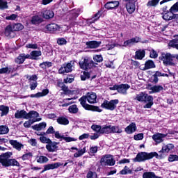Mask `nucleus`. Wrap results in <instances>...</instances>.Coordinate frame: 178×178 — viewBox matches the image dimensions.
<instances>
[{
  "label": "nucleus",
  "mask_w": 178,
  "mask_h": 178,
  "mask_svg": "<svg viewBox=\"0 0 178 178\" xmlns=\"http://www.w3.org/2000/svg\"><path fill=\"white\" fill-rule=\"evenodd\" d=\"M32 156H33V154L29 152L24 154L22 158L23 161H26L27 159H30Z\"/></svg>",
  "instance_id": "bf43d9fd"
},
{
  "label": "nucleus",
  "mask_w": 178,
  "mask_h": 178,
  "mask_svg": "<svg viewBox=\"0 0 178 178\" xmlns=\"http://www.w3.org/2000/svg\"><path fill=\"white\" fill-rule=\"evenodd\" d=\"M106 9L111 10V9H115V8H118L119 6V1H110L105 4Z\"/></svg>",
  "instance_id": "aec40b11"
},
{
  "label": "nucleus",
  "mask_w": 178,
  "mask_h": 178,
  "mask_svg": "<svg viewBox=\"0 0 178 178\" xmlns=\"http://www.w3.org/2000/svg\"><path fill=\"white\" fill-rule=\"evenodd\" d=\"M79 102H81V105L86 109V111H92L93 112H102V110L99 108V107L97 106H92L88 104L87 102V97L86 96H83L79 99Z\"/></svg>",
  "instance_id": "20e7f679"
},
{
  "label": "nucleus",
  "mask_w": 178,
  "mask_h": 178,
  "mask_svg": "<svg viewBox=\"0 0 178 178\" xmlns=\"http://www.w3.org/2000/svg\"><path fill=\"white\" fill-rule=\"evenodd\" d=\"M87 178H98V175L95 172L89 171L87 174Z\"/></svg>",
  "instance_id": "5fc2aeb1"
},
{
  "label": "nucleus",
  "mask_w": 178,
  "mask_h": 178,
  "mask_svg": "<svg viewBox=\"0 0 178 178\" xmlns=\"http://www.w3.org/2000/svg\"><path fill=\"white\" fill-rule=\"evenodd\" d=\"M94 60L100 63V62H102V60H104V58H102V55H97L94 57Z\"/></svg>",
  "instance_id": "e2e57ef3"
},
{
  "label": "nucleus",
  "mask_w": 178,
  "mask_h": 178,
  "mask_svg": "<svg viewBox=\"0 0 178 178\" xmlns=\"http://www.w3.org/2000/svg\"><path fill=\"white\" fill-rule=\"evenodd\" d=\"M119 104V99H112L111 101L104 100L101 104L102 108L107 109L108 111H115L116 109V105Z\"/></svg>",
  "instance_id": "423d86ee"
},
{
  "label": "nucleus",
  "mask_w": 178,
  "mask_h": 178,
  "mask_svg": "<svg viewBox=\"0 0 178 178\" xmlns=\"http://www.w3.org/2000/svg\"><path fill=\"white\" fill-rule=\"evenodd\" d=\"M13 29L14 31H20L24 29V26L20 23H17L13 25Z\"/></svg>",
  "instance_id": "79ce46f5"
},
{
  "label": "nucleus",
  "mask_w": 178,
  "mask_h": 178,
  "mask_svg": "<svg viewBox=\"0 0 178 178\" xmlns=\"http://www.w3.org/2000/svg\"><path fill=\"white\" fill-rule=\"evenodd\" d=\"M120 175H131L133 173V171L129 168V167L125 166L123 170L120 171Z\"/></svg>",
  "instance_id": "37998d69"
},
{
  "label": "nucleus",
  "mask_w": 178,
  "mask_h": 178,
  "mask_svg": "<svg viewBox=\"0 0 178 178\" xmlns=\"http://www.w3.org/2000/svg\"><path fill=\"white\" fill-rule=\"evenodd\" d=\"M9 143L13 145V148H16L17 151H20V149H22V147H23V145L20 143L17 142V140H10Z\"/></svg>",
  "instance_id": "a878e982"
},
{
  "label": "nucleus",
  "mask_w": 178,
  "mask_h": 178,
  "mask_svg": "<svg viewBox=\"0 0 178 178\" xmlns=\"http://www.w3.org/2000/svg\"><path fill=\"white\" fill-rule=\"evenodd\" d=\"M67 43V41L63 38L57 39V44H58V45H66Z\"/></svg>",
  "instance_id": "6e6d98bb"
},
{
  "label": "nucleus",
  "mask_w": 178,
  "mask_h": 178,
  "mask_svg": "<svg viewBox=\"0 0 178 178\" xmlns=\"http://www.w3.org/2000/svg\"><path fill=\"white\" fill-rule=\"evenodd\" d=\"M100 163L103 166H113L116 161L113 159V156L110 154L103 156L100 160Z\"/></svg>",
  "instance_id": "0eeeda50"
},
{
  "label": "nucleus",
  "mask_w": 178,
  "mask_h": 178,
  "mask_svg": "<svg viewBox=\"0 0 178 178\" xmlns=\"http://www.w3.org/2000/svg\"><path fill=\"white\" fill-rule=\"evenodd\" d=\"M47 127L46 122H41L39 124H35L32 127L33 130H36L37 131H40V130H42V129H45Z\"/></svg>",
  "instance_id": "c85d7f7f"
},
{
  "label": "nucleus",
  "mask_w": 178,
  "mask_h": 178,
  "mask_svg": "<svg viewBox=\"0 0 178 178\" xmlns=\"http://www.w3.org/2000/svg\"><path fill=\"white\" fill-rule=\"evenodd\" d=\"M101 134H111V125L102 127Z\"/></svg>",
  "instance_id": "58836bf2"
},
{
  "label": "nucleus",
  "mask_w": 178,
  "mask_h": 178,
  "mask_svg": "<svg viewBox=\"0 0 178 178\" xmlns=\"http://www.w3.org/2000/svg\"><path fill=\"white\" fill-rule=\"evenodd\" d=\"M26 48H31V49H37V48H38V45H37V44H26Z\"/></svg>",
  "instance_id": "774afa93"
},
{
  "label": "nucleus",
  "mask_w": 178,
  "mask_h": 178,
  "mask_svg": "<svg viewBox=\"0 0 178 178\" xmlns=\"http://www.w3.org/2000/svg\"><path fill=\"white\" fill-rule=\"evenodd\" d=\"M145 56V51L139 49L136 51V59H143Z\"/></svg>",
  "instance_id": "4c0bfd02"
},
{
  "label": "nucleus",
  "mask_w": 178,
  "mask_h": 178,
  "mask_svg": "<svg viewBox=\"0 0 178 178\" xmlns=\"http://www.w3.org/2000/svg\"><path fill=\"white\" fill-rule=\"evenodd\" d=\"M5 35L8 38H13L15 37V31L12 26L8 25L5 29Z\"/></svg>",
  "instance_id": "ddd939ff"
},
{
  "label": "nucleus",
  "mask_w": 178,
  "mask_h": 178,
  "mask_svg": "<svg viewBox=\"0 0 178 178\" xmlns=\"http://www.w3.org/2000/svg\"><path fill=\"white\" fill-rule=\"evenodd\" d=\"M170 12L171 13H173V12H178V1L170 8Z\"/></svg>",
  "instance_id": "4d7b16f0"
},
{
  "label": "nucleus",
  "mask_w": 178,
  "mask_h": 178,
  "mask_svg": "<svg viewBox=\"0 0 178 178\" xmlns=\"http://www.w3.org/2000/svg\"><path fill=\"white\" fill-rule=\"evenodd\" d=\"M160 0H151L149 1L147 3V6H153L155 7L159 3Z\"/></svg>",
  "instance_id": "8fccbe9b"
},
{
  "label": "nucleus",
  "mask_w": 178,
  "mask_h": 178,
  "mask_svg": "<svg viewBox=\"0 0 178 178\" xmlns=\"http://www.w3.org/2000/svg\"><path fill=\"white\" fill-rule=\"evenodd\" d=\"M155 67V63L152 60H148L145 63L143 70H148V69H154Z\"/></svg>",
  "instance_id": "393cba45"
},
{
  "label": "nucleus",
  "mask_w": 178,
  "mask_h": 178,
  "mask_svg": "<svg viewBox=\"0 0 178 178\" xmlns=\"http://www.w3.org/2000/svg\"><path fill=\"white\" fill-rule=\"evenodd\" d=\"M86 97L89 104H95L97 102V94L95 92H88Z\"/></svg>",
  "instance_id": "4468645a"
},
{
  "label": "nucleus",
  "mask_w": 178,
  "mask_h": 178,
  "mask_svg": "<svg viewBox=\"0 0 178 178\" xmlns=\"http://www.w3.org/2000/svg\"><path fill=\"white\" fill-rule=\"evenodd\" d=\"M47 30L51 32L56 31L58 29H59V26L58 24L53 23V24H49L47 25L46 26Z\"/></svg>",
  "instance_id": "cd10ccee"
},
{
  "label": "nucleus",
  "mask_w": 178,
  "mask_h": 178,
  "mask_svg": "<svg viewBox=\"0 0 178 178\" xmlns=\"http://www.w3.org/2000/svg\"><path fill=\"white\" fill-rule=\"evenodd\" d=\"M40 67L42 69H47V67H52V63L51 62H43L40 64Z\"/></svg>",
  "instance_id": "49530a36"
},
{
  "label": "nucleus",
  "mask_w": 178,
  "mask_h": 178,
  "mask_svg": "<svg viewBox=\"0 0 178 178\" xmlns=\"http://www.w3.org/2000/svg\"><path fill=\"white\" fill-rule=\"evenodd\" d=\"M86 153V147H83L74 154V158H79Z\"/></svg>",
  "instance_id": "09e8293b"
},
{
  "label": "nucleus",
  "mask_w": 178,
  "mask_h": 178,
  "mask_svg": "<svg viewBox=\"0 0 178 178\" xmlns=\"http://www.w3.org/2000/svg\"><path fill=\"white\" fill-rule=\"evenodd\" d=\"M40 140L43 144H48L49 143H51V139L44 136V135L40 137Z\"/></svg>",
  "instance_id": "864d4df0"
},
{
  "label": "nucleus",
  "mask_w": 178,
  "mask_h": 178,
  "mask_svg": "<svg viewBox=\"0 0 178 178\" xmlns=\"http://www.w3.org/2000/svg\"><path fill=\"white\" fill-rule=\"evenodd\" d=\"M68 111L70 113H77L79 108H77V105L74 104L69 107Z\"/></svg>",
  "instance_id": "c03bdc74"
},
{
  "label": "nucleus",
  "mask_w": 178,
  "mask_h": 178,
  "mask_svg": "<svg viewBox=\"0 0 178 178\" xmlns=\"http://www.w3.org/2000/svg\"><path fill=\"white\" fill-rule=\"evenodd\" d=\"M15 119H26L27 113L24 110H17L15 113Z\"/></svg>",
  "instance_id": "2eb2a0df"
},
{
  "label": "nucleus",
  "mask_w": 178,
  "mask_h": 178,
  "mask_svg": "<svg viewBox=\"0 0 178 178\" xmlns=\"http://www.w3.org/2000/svg\"><path fill=\"white\" fill-rule=\"evenodd\" d=\"M145 98H147V94L141 92L136 95L135 99H136V101H139V102H144L145 101Z\"/></svg>",
  "instance_id": "e433bc0d"
},
{
  "label": "nucleus",
  "mask_w": 178,
  "mask_h": 178,
  "mask_svg": "<svg viewBox=\"0 0 178 178\" xmlns=\"http://www.w3.org/2000/svg\"><path fill=\"white\" fill-rule=\"evenodd\" d=\"M154 102V97H152V96L151 95H147L146 94V98L145 99V102Z\"/></svg>",
  "instance_id": "0e129e2a"
},
{
  "label": "nucleus",
  "mask_w": 178,
  "mask_h": 178,
  "mask_svg": "<svg viewBox=\"0 0 178 178\" xmlns=\"http://www.w3.org/2000/svg\"><path fill=\"white\" fill-rule=\"evenodd\" d=\"M57 123H58V124L66 126L67 124H69V120L65 117H59L57 119Z\"/></svg>",
  "instance_id": "f704fd0d"
},
{
  "label": "nucleus",
  "mask_w": 178,
  "mask_h": 178,
  "mask_svg": "<svg viewBox=\"0 0 178 178\" xmlns=\"http://www.w3.org/2000/svg\"><path fill=\"white\" fill-rule=\"evenodd\" d=\"M29 58H31V56H30V54H20L15 59V62L18 65H22V63H24V60H26V59H29Z\"/></svg>",
  "instance_id": "1a4fd4ad"
},
{
  "label": "nucleus",
  "mask_w": 178,
  "mask_h": 178,
  "mask_svg": "<svg viewBox=\"0 0 178 178\" xmlns=\"http://www.w3.org/2000/svg\"><path fill=\"white\" fill-rule=\"evenodd\" d=\"M91 129L94 130V131H96V133H99V134H101V130H102V127L100 125H92Z\"/></svg>",
  "instance_id": "de8ad7c7"
},
{
  "label": "nucleus",
  "mask_w": 178,
  "mask_h": 178,
  "mask_svg": "<svg viewBox=\"0 0 178 178\" xmlns=\"http://www.w3.org/2000/svg\"><path fill=\"white\" fill-rule=\"evenodd\" d=\"M134 138L136 140V141H138L140 140H143L144 138V134H138L137 135H135L134 136Z\"/></svg>",
  "instance_id": "052dcab7"
},
{
  "label": "nucleus",
  "mask_w": 178,
  "mask_h": 178,
  "mask_svg": "<svg viewBox=\"0 0 178 178\" xmlns=\"http://www.w3.org/2000/svg\"><path fill=\"white\" fill-rule=\"evenodd\" d=\"M73 70V65L72 63H65L63 66L58 70V73L60 74H65V73H70Z\"/></svg>",
  "instance_id": "6e6552de"
},
{
  "label": "nucleus",
  "mask_w": 178,
  "mask_h": 178,
  "mask_svg": "<svg viewBox=\"0 0 178 178\" xmlns=\"http://www.w3.org/2000/svg\"><path fill=\"white\" fill-rule=\"evenodd\" d=\"M130 88V86L129 84H121L118 85V92L120 94H123L124 95H126L127 94V90Z\"/></svg>",
  "instance_id": "f3484780"
},
{
  "label": "nucleus",
  "mask_w": 178,
  "mask_h": 178,
  "mask_svg": "<svg viewBox=\"0 0 178 178\" xmlns=\"http://www.w3.org/2000/svg\"><path fill=\"white\" fill-rule=\"evenodd\" d=\"M137 130V127L136 126V123L132 122L130 125H129L126 129L125 131L127 134H131L134 133Z\"/></svg>",
  "instance_id": "4be33fe9"
},
{
  "label": "nucleus",
  "mask_w": 178,
  "mask_h": 178,
  "mask_svg": "<svg viewBox=\"0 0 178 178\" xmlns=\"http://www.w3.org/2000/svg\"><path fill=\"white\" fill-rule=\"evenodd\" d=\"M54 134H55L56 138H63V140H65L66 143H70L72 141H77V139H74V138L65 137V136L60 135V134H59V131H56Z\"/></svg>",
  "instance_id": "dca6fc26"
},
{
  "label": "nucleus",
  "mask_w": 178,
  "mask_h": 178,
  "mask_svg": "<svg viewBox=\"0 0 178 178\" xmlns=\"http://www.w3.org/2000/svg\"><path fill=\"white\" fill-rule=\"evenodd\" d=\"M43 22L42 19L41 18V17L38 16V15H35L33 17H32V19L31 20V24H40V23Z\"/></svg>",
  "instance_id": "bb28decb"
},
{
  "label": "nucleus",
  "mask_w": 178,
  "mask_h": 178,
  "mask_svg": "<svg viewBox=\"0 0 178 178\" xmlns=\"http://www.w3.org/2000/svg\"><path fill=\"white\" fill-rule=\"evenodd\" d=\"M9 133V128L6 125H0V135L8 134Z\"/></svg>",
  "instance_id": "a19ab883"
},
{
  "label": "nucleus",
  "mask_w": 178,
  "mask_h": 178,
  "mask_svg": "<svg viewBox=\"0 0 178 178\" xmlns=\"http://www.w3.org/2000/svg\"><path fill=\"white\" fill-rule=\"evenodd\" d=\"M0 111L1 112V116H6L9 113V107L1 105L0 106Z\"/></svg>",
  "instance_id": "c9c22d12"
},
{
  "label": "nucleus",
  "mask_w": 178,
  "mask_h": 178,
  "mask_svg": "<svg viewBox=\"0 0 178 178\" xmlns=\"http://www.w3.org/2000/svg\"><path fill=\"white\" fill-rule=\"evenodd\" d=\"M151 91L149 92V94H152L154 92H160V91H162L163 90V87L162 86H154L150 88Z\"/></svg>",
  "instance_id": "c756f323"
},
{
  "label": "nucleus",
  "mask_w": 178,
  "mask_h": 178,
  "mask_svg": "<svg viewBox=\"0 0 178 178\" xmlns=\"http://www.w3.org/2000/svg\"><path fill=\"white\" fill-rule=\"evenodd\" d=\"M6 154H8L7 156H4V160H3V164L2 166H4L5 168H8V166H17L18 168L20 167V163H18L17 161L15 159H9L10 156H12V152H6Z\"/></svg>",
  "instance_id": "f03ea898"
},
{
  "label": "nucleus",
  "mask_w": 178,
  "mask_h": 178,
  "mask_svg": "<svg viewBox=\"0 0 178 178\" xmlns=\"http://www.w3.org/2000/svg\"><path fill=\"white\" fill-rule=\"evenodd\" d=\"M154 156H158V153L151 152L147 153L142 152L136 155V158L133 159L134 162H144V161H148V159H152Z\"/></svg>",
  "instance_id": "f257e3e1"
},
{
  "label": "nucleus",
  "mask_w": 178,
  "mask_h": 178,
  "mask_svg": "<svg viewBox=\"0 0 178 178\" xmlns=\"http://www.w3.org/2000/svg\"><path fill=\"white\" fill-rule=\"evenodd\" d=\"M58 144H59V143L50 140V143L46 145V149L49 152H55L58 149Z\"/></svg>",
  "instance_id": "9b49d317"
},
{
  "label": "nucleus",
  "mask_w": 178,
  "mask_h": 178,
  "mask_svg": "<svg viewBox=\"0 0 178 178\" xmlns=\"http://www.w3.org/2000/svg\"><path fill=\"white\" fill-rule=\"evenodd\" d=\"M0 9L3 10V9H8V2L3 0H0Z\"/></svg>",
  "instance_id": "603ef678"
},
{
  "label": "nucleus",
  "mask_w": 178,
  "mask_h": 178,
  "mask_svg": "<svg viewBox=\"0 0 178 178\" xmlns=\"http://www.w3.org/2000/svg\"><path fill=\"white\" fill-rule=\"evenodd\" d=\"M143 178H161V177L155 175V172H146L143 173Z\"/></svg>",
  "instance_id": "72a5a7b5"
},
{
  "label": "nucleus",
  "mask_w": 178,
  "mask_h": 178,
  "mask_svg": "<svg viewBox=\"0 0 178 178\" xmlns=\"http://www.w3.org/2000/svg\"><path fill=\"white\" fill-rule=\"evenodd\" d=\"M150 58H152L153 59H156V58H158V53H156V51L152 49L150 51Z\"/></svg>",
  "instance_id": "680f3d73"
},
{
  "label": "nucleus",
  "mask_w": 178,
  "mask_h": 178,
  "mask_svg": "<svg viewBox=\"0 0 178 178\" xmlns=\"http://www.w3.org/2000/svg\"><path fill=\"white\" fill-rule=\"evenodd\" d=\"M126 8H127L128 13L131 15V13H134V11L136 10V4L129 1L126 4Z\"/></svg>",
  "instance_id": "412c9836"
},
{
  "label": "nucleus",
  "mask_w": 178,
  "mask_h": 178,
  "mask_svg": "<svg viewBox=\"0 0 178 178\" xmlns=\"http://www.w3.org/2000/svg\"><path fill=\"white\" fill-rule=\"evenodd\" d=\"M40 114L35 111H31L29 113H26V119H38Z\"/></svg>",
  "instance_id": "b1692460"
},
{
  "label": "nucleus",
  "mask_w": 178,
  "mask_h": 178,
  "mask_svg": "<svg viewBox=\"0 0 178 178\" xmlns=\"http://www.w3.org/2000/svg\"><path fill=\"white\" fill-rule=\"evenodd\" d=\"M102 42L101 41H89V42H86V45L90 49H95V48H98V47H99V45H101Z\"/></svg>",
  "instance_id": "a211bd4d"
},
{
  "label": "nucleus",
  "mask_w": 178,
  "mask_h": 178,
  "mask_svg": "<svg viewBox=\"0 0 178 178\" xmlns=\"http://www.w3.org/2000/svg\"><path fill=\"white\" fill-rule=\"evenodd\" d=\"M166 136V134L156 133L152 136V140H154L156 144H161V143H163V138H165Z\"/></svg>",
  "instance_id": "9d476101"
},
{
  "label": "nucleus",
  "mask_w": 178,
  "mask_h": 178,
  "mask_svg": "<svg viewBox=\"0 0 178 178\" xmlns=\"http://www.w3.org/2000/svg\"><path fill=\"white\" fill-rule=\"evenodd\" d=\"M115 47H120V44H108L106 45V48L108 50L113 49V48H115Z\"/></svg>",
  "instance_id": "338daca9"
},
{
  "label": "nucleus",
  "mask_w": 178,
  "mask_h": 178,
  "mask_svg": "<svg viewBox=\"0 0 178 178\" xmlns=\"http://www.w3.org/2000/svg\"><path fill=\"white\" fill-rule=\"evenodd\" d=\"M31 58H28L29 59H37V58H38V56H41L42 55V52L41 51H33L31 52V54H29Z\"/></svg>",
  "instance_id": "7c9ffc66"
},
{
  "label": "nucleus",
  "mask_w": 178,
  "mask_h": 178,
  "mask_svg": "<svg viewBox=\"0 0 178 178\" xmlns=\"http://www.w3.org/2000/svg\"><path fill=\"white\" fill-rule=\"evenodd\" d=\"M45 134H55V129H54V127H49Z\"/></svg>",
  "instance_id": "69168bd1"
},
{
  "label": "nucleus",
  "mask_w": 178,
  "mask_h": 178,
  "mask_svg": "<svg viewBox=\"0 0 178 178\" xmlns=\"http://www.w3.org/2000/svg\"><path fill=\"white\" fill-rule=\"evenodd\" d=\"M112 133H122V129L118 126H111L110 125V134Z\"/></svg>",
  "instance_id": "ea45409f"
},
{
  "label": "nucleus",
  "mask_w": 178,
  "mask_h": 178,
  "mask_svg": "<svg viewBox=\"0 0 178 178\" xmlns=\"http://www.w3.org/2000/svg\"><path fill=\"white\" fill-rule=\"evenodd\" d=\"M168 47H171V48H175V49H178V37L170 40L168 43Z\"/></svg>",
  "instance_id": "2f4dec72"
},
{
  "label": "nucleus",
  "mask_w": 178,
  "mask_h": 178,
  "mask_svg": "<svg viewBox=\"0 0 178 178\" xmlns=\"http://www.w3.org/2000/svg\"><path fill=\"white\" fill-rule=\"evenodd\" d=\"M49 159H48V157L45 156H39V159L37 160V162L38 163H47Z\"/></svg>",
  "instance_id": "a18cd8bd"
},
{
  "label": "nucleus",
  "mask_w": 178,
  "mask_h": 178,
  "mask_svg": "<svg viewBox=\"0 0 178 178\" xmlns=\"http://www.w3.org/2000/svg\"><path fill=\"white\" fill-rule=\"evenodd\" d=\"M59 166H62V163H51V164L44 165V170L41 172V173H44V172H47V170L58 169V168H59Z\"/></svg>",
  "instance_id": "f8f14e48"
},
{
  "label": "nucleus",
  "mask_w": 178,
  "mask_h": 178,
  "mask_svg": "<svg viewBox=\"0 0 178 178\" xmlns=\"http://www.w3.org/2000/svg\"><path fill=\"white\" fill-rule=\"evenodd\" d=\"M160 60L163 61V63L169 66H175L173 59H175V54L170 53H162L159 57Z\"/></svg>",
  "instance_id": "7ed1b4c3"
},
{
  "label": "nucleus",
  "mask_w": 178,
  "mask_h": 178,
  "mask_svg": "<svg viewBox=\"0 0 178 178\" xmlns=\"http://www.w3.org/2000/svg\"><path fill=\"white\" fill-rule=\"evenodd\" d=\"M168 161L169 162H175V161H178V156L171 154L169 156Z\"/></svg>",
  "instance_id": "13d9d810"
},
{
  "label": "nucleus",
  "mask_w": 178,
  "mask_h": 178,
  "mask_svg": "<svg viewBox=\"0 0 178 178\" xmlns=\"http://www.w3.org/2000/svg\"><path fill=\"white\" fill-rule=\"evenodd\" d=\"M79 66L81 69L83 70H90V69H92L94 67V61L88 57H85L82 58L79 62Z\"/></svg>",
  "instance_id": "39448f33"
},
{
  "label": "nucleus",
  "mask_w": 178,
  "mask_h": 178,
  "mask_svg": "<svg viewBox=\"0 0 178 178\" xmlns=\"http://www.w3.org/2000/svg\"><path fill=\"white\" fill-rule=\"evenodd\" d=\"M40 120H41V119H30L29 120L24 123V127L29 129V127H30V126H31L33 123H35V122H40Z\"/></svg>",
  "instance_id": "473e14b6"
},
{
  "label": "nucleus",
  "mask_w": 178,
  "mask_h": 178,
  "mask_svg": "<svg viewBox=\"0 0 178 178\" xmlns=\"http://www.w3.org/2000/svg\"><path fill=\"white\" fill-rule=\"evenodd\" d=\"M49 94V90L44 89L42 92H39L35 95H31V98H40V97H45Z\"/></svg>",
  "instance_id": "6ab92c4d"
},
{
  "label": "nucleus",
  "mask_w": 178,
  "mask_h": 178,
  "mask_svg": "<svg viewBox=\"0 0 178 178\" xmlns=\"http://www.w3.org/2000/svg\"><path fill=\"white\" fill-rule=\"evenodd\" d=\"M54 11L51 10H46L42 13V16L44 19H52L54 16Z\"/></svg>",
  "instance_id": "5701e85b"
},
{
  "label": "nucleus",
  "mask_w": 178,
  "mask_h": 178,
  "mask_svg": "<svg viewBox=\"0 0 178 178\" xmlns=\"http://www.w3.org/2000/svg\"><path fill=\"white\" fill-rule=\"evenodd\" d=\"M163 15V19L164 20H172V13H169V12H167V13H165L164 14L162 13Z\"/></svg>",
  "instance_id": "3c124183"
}]
</instances>
